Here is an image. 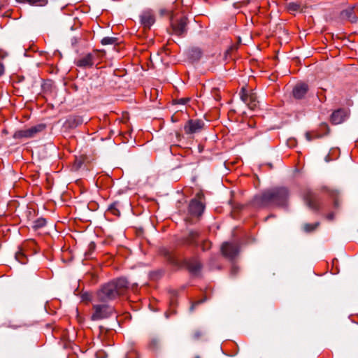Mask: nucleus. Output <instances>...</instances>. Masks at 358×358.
I'll list each match as a JSON object with an SVG mask.
<instances>
[{
  "instance_id": "1",
  "label": "nucleus",
  "mask_w": 358,
  "mask_h": 358,
  "mask_svg": "<svg viewBox=\"0 0 358 358\" xmlns=\"http://www.w3.org/2000/svg\"><path fill=\"white\" fill-rule=\"evenodd\" d=\"M129 282L124 278H120L103 285L96 293L98 301L106 303L117 299L126 293Z\"/></svg>"
},
{
  "instance_id": "2",
  "label": "nucleus",
  "mask_w": 358,
  "mask_h": 358,
  "mask_svg": "<svg viewBox=\"0 0 358 358\" xmlns=\"http://www.w3.org/2000/svg\"><path fill=\"white\" fill-rule=\"evenodd\" d=\"M289 197V191L285 187H275L267 189L257 198V202L263 206H285Z\"/></svg>"
},
{
  "instance_id": "3",
  "label": "nucleus",
  "mask_w": 358,
  "mask_h": 358,
  "mask_svg": "<svg viewBox=\"0 0 358 358\" xmlns=\"http://www.w3.org/2000/svg\"><path fill=\"white\" fill-rule=\"evenodd\" d=\"M160 254L173 266L179 268L186 266L192 273H197L201 268V264L196 258L179 261L176 255L166 248L161 249Z\"/></svg>"
},
{
  "instance_id": "4",
  "label": "nucleus",
  "mask_w": 358,
  "mask_h": 358,
  "mask_svg": "<svg viewBox=\"0 0 358 358\" xmlns=\"http://www.w3.org/2000/svg\"><path fill=\"white\" fill-rule=\"evenodd\" d=\"M92 320H99L110 317L114 313V308L108 305L99 304L93 306Z\"/></svg>"
},
{
  "instance_id": "5",
  "label": "nucleus",
  "mask_w": 358,
  "mask_h": 358,
  "mask_svg": "<svg viewBox=\"0 0 358 358\" xmlns=\"http://www.w3.org/2000/svg\"><path fill=\"white\" fill-rule=\"evenodd\" d=\"M45 126L44 124H38L30 128L18 130L13 134L14 138H29L34 137L38 133L44 130Z\"/></svg>"
},
{
  "instance_id": "6",
  "label": "nucleus",
  "mask_w": 358,
  "mask_h": 358,
  "mask_svg": "<svg viewBox=\"0 0 358 358\" xmlns=\"http://www.w3.org/2000/svg\"><path fill=\"white\" fill-rule=\"evenodd\" d=\"M204 127V122L201 120H189L184 126V131L188 135L200 132Z\"/></svg>"
},
{
  "instance_id": "7",
  "label": "nucleus",
  "mask_w": 358,
  "mask_h": 358,
  "mask_svg": "<svg viewBox=\"0 0 358 358\" xmlns=\"http://www.w3.org/2000/svg\"><path fill=\"white\" fill-rule=\"evenodd\" d=\"M238 248L237 245L225 242L221 246V252L224 257L232 259L238 254Z\"/></svg>"
},
{
  "instance_id": "8",
  "label": "nucleus",
  "mask_w": 358,
  "mask_h": 358,
  "mask_svg": "<svg viewBox=\"0 0 358 358\" xmlns=\"http://www.w3.org/2000/svg\"><path fill=\"white\" fill-rule=\"evenodd\" d=\"M187 23L188 21L186 17H182L176 21H173L171 27L173 33L178 36L184 35L187 32Z\"/></svg>"
},
{
  "instance_id": "9",
  "label": "nucleus",
  "mask_w": 358,
  "mask_h": 358,
  "mask_svg": "<svg viewBox=\"0 0 358 358\" xmlns=\"http://www.w3.org/2000/svg\"><path fill=\"white\" fill-rule=\"evenodd\" d=\"M304 201L310 209L315 211L319 210L318 197L314 192L308 191L304 195Z\"/></svg>"
},
{
  "instance_id": "10",
  "label": "nucleus",
  "mask_w": 358,
  "mask_h": 358,
  "mask_svg": "<svg viewBox=\"0 0 358 358\" xmlns=\"http://www.w3.org/2000/svg\"><path fill=\"white\" fill-rule=\"evenodd\" d=\"M341 16L343 20H347L351 23H356L358 22V6H353L343 10Z\"/></svg>"
},
{
  "instance_id": "11",
  "label": "nucleus",
  "mask_w": 358,
  "mask_h": 358,
  "mask_svg": "<svg viewBox=\"0 0 358 358\" xmlns=\"http://www.w3.org/2000/svg\"><path fill=\"white\" fill-rule=\"evenodd\" d=\"M204 205L196 199L191 200L189 205V213L193 216H200L204 210Z\"/></svg>"
},
{
  "instance_id": "12",
  "label": "nucleus",
  "mask_w": 358,
  "mask_h": 358,
  "mask_svg": "<svg viewBox=\"0 0 358 358\" xmlns=\"http://www.w3.org/2000/svg\"><path fill=\"white\" fill-rule=\"evenodd\" d=\"M94 54L88 53L80 58H79L76 64L80 68H89L92 67L94 64Z\"/></svg>"
},
{
  "instance_id": "13",
  "label": "nucleus",
  "mask_w": 358,
  "mask_h": 358,
  "mask_svg": "<svg viewBox=\"0 0 358 358\" xmlns=\"http://www.w3.org/2000/svg\"><path fill=\"white\" fill-rule=\"evenodd\" d=\"M308 91V85L306 83H299L293 89L292 93L294 98L300 99L304 97Z\"/></svg>"
},
{
  "instance_id": "14",
  "label": "nucleus",
  "mask_w": 358,
  "mask_h": 358,
  "mask_svg": "<svg viewBox=\"0 0 358 358\" xmlns=\"http://www.w3.org/2000/svg\"><path fill=\"white\" fill-rule=\"evenodd\" d=\"M141 21L145 28L150 29L155 20L153 13L150 10H147L141 15Z\"/></svg>"
},
{
  "instance_id": "15",
  "label": "nucleus",
  "mask_w": 358,
  "mask_h": 358,
  "mask_svg": "<svg viewBox=\"0 0 358 358\" xmlns=\"http://www.w3.org/2000/svg\"><path fill=\"white\" fill-rule=\"evenodd\" d=\"M243 101L246 103L251 110H255L257 106L256 96L254 94H248L243 93L241 96Z\"/></svg>"
},
{
  "instance_id": "16",
  "label": "nucleus",
  "mask_w": 358,
  "mask_h": 358,
  "mask_svg": "<svg viewBox=\"0 0 358 358\" xmlns=\"http://www.w3.org/2000/svg\"><path fill=\"white\" fill-rule=\"evenodd\" d=\"M346 117V113L343 109H338L334 111L331 115V121L334 124L342 123Z\"/></svg>"
},
{
  "instance_id": "17",
  "label": "nucleus",
  "mask_w": 358,
  "mask_h": 358,
  "mask_svg": "<svg viewBox=\"0 0 358 358\" xmlns=\"http://www.w3.org/2000/svg\"><path fill=\"white\" fill-rule=\"evenodd\" d=\"M83 122L84 119L81 116H71L66 120L65 126L69 129H74L82 124Z\"/></svg>"
},
{
  "instance_id": "18",
  "label": "nucleus",
  "mask_w": 358,
  "mask_h": 358,
  "mask_svg": "<svg viewBox=\"0 0 358 358\" xmlns=\"http://www.w3.org/2000/svg\"><path fill=\"white\" fill-rule=\"evenodd\" d=\"M200 236L201 235L199 231H189L187 237L186 238V242L190 245H197V239L200 238Z\"/></svg>"
},
{
  "instance_id": "19",
  "label": "nucleus",
  "mask_w": 358,
  "mask_h": 358,
  "mask_svg": "<svg viewBox=\"0 0 358 358\" xmlns=\"http://www.w3.org/2000/svg\"><path fill=\"white\" fill-rule=\"evenodd\" d=\"M17 2L21 3H29L32 6H43L47 3V0H16Z\"/></svg>"
},
{
  "instance_id": "20",
  "label": "nucleus",
  "mask_w": 358,
  "mask_h": 358,
  "mask_svg": "<svg viewBox=\"0 0 358 358\" xmlns=\"http://www.w3.org/2000/svg\"><path fill=\"white\" fill-rule=\"evenodd\" d=\"M202 52L199 48H192L189 50V56L193 60H198L201 57Z\"/></svg>"
},
{
  "instance_id": "21",
  "label": "nucleus",
  "mask_w": 358,
  "mask_h": 358,
  "mask_svg": "<svg viewBox=\"0 0 358 358\" xmlns=\"http://www.w3.org/2000/svg\"><path fill=\"white\" fill-rule=\"evenodd\" d=\"M320 226V222H317L313 224L305 223L302 226L303 230L306 233H310L315 231Z\"/></svg>"
},
{
  "instance_id": "22",
  "label": "nucleus",
  "mask_w": 358,
  "mask_h": 358,
  "mask_svg": "<svg viewBox=\"0 0 358 358\" xmlns=\"http://www.w3.org/2000/svg\"><path fill=\"white\" fill-rule=\"evenodd\" d=\"M118 206H119V203L118 202H115L113 203H112L109 207H108V211H110L112 214L115 215H117V216H120V211L118 208Z\"/></svg>"
},
{
  "instance_id": "23",
  "label": "nucleus",
  "mask_w": 358,
  "mask_h": 358,
  "mask_svg": "<svg viewBox=\"0 0 358 358\" xmlns=\"http://www.w3.org/2000/svg\"><path fill=\"white\" fill-rule=\"evenodd\" d=\"M117 43V38L115 37H104L101 40V44L103 45H113L116 44Z\"/></svg>"
},
{
  "instance_id": "24",
  "label": "nucleus",
  "mask_w": 358,
  "mask_h": 358,
  "mask_svg": "<svg viewBox=\"0 0 358 358\" xmlns=\"http://www.w3.org/2000/svg\"><path fill=\"white\" fill-rule=\"evenodd\" d=\"M46 224V220L44 218H38L34 221L33 228L34 229H38L43 227Z\"/></svg>"
},
{
  "instance_id": "25",
  "label": "nucleus",
  "mask_w": 358,
  "mask_h": 358,
  "mask_svg": "<svg viewBox=\"0 0 358 358\" xmlns=\"http://www.w3.org/2000/svg\"><path fill=\"white\" fill-rule=\"evenodd\" d=\"M15 259L22 264L27 263V257L22 251H18L15 253Z\"/></svg>"
},
{
  "instance_id": "26",
  "label": "nucleus",
  "mask_w": 358,
  "mask_h": 358,
  "mask_svg": "<svg viewBox=\"0 0 358 358\" xmlns=\"http://www.w3.org/2000/svg\"><path fill=\"white\" fill-rule=\"evenodd\" d=\"M287 8L289 11H298L300 10L301 6L297 3L292 2L287 4Z\"/></svg>"
},
{
  "instance_id": "27",
  "label": "nucleus",
  "mask_w": 358,
  "mask_h": 358,
  "mask_svg": "<svg viewBox=\"0 0 358 358\" xmlns=\"http://www.w3.org/2000/svg\"><path fill=\"white\" fill-rule=\"evenodd\" d=\"M150 345L153 349H157L160 345V340L158 338H152L150 341Z\"/></svg>"
},
{
  "instance_id": "28",
  "label": "nucleus",
  "mask_w": 358,
  "mask_h": 358,
  "mask_svg": "<svg viewBox=\"0 0 358 358\" xmlns=\"http://www.w3.org/2000/svg\"><path fill=\"white\" fill-rule=\"evenodd\" d=\"M96 245L94 242H91L88 245V250L85 252V255L86 257H90V255L94 252L95 250Z\"/></svg>"
},
{
  "instance_id": "29",
  "label": "nucleus",
  "mask_w": 358,
  "mask_h": 358,
  "mask_svg": "<svg viewBox=\"0 0 358 358\" xmlns=\"http://www.w3.org/2000/svg\"><path fill=\"white\" fill-rule=\"evenodd\" d=\"M206 301V298H203V299H201V300H198V301H196L193 302V303H192V306H190V308H189L190 311H193V310H194V308H195V307H196V306H198L199 304H201V303H203V302H204V301Z\"/></svg>"
},
{
  "instance_id": "30",
  "label": "nucleus",
  "mask_w": 358,
  "mask_h": 358,
  "mask_svg": "<svg viewBox=\"0 0 358 358\" xmlns=\"http://www.w3.org/2000/svg\"><path fill=\"white\" fill-rule=\"evenodd\" d=\"M211 243L208 241H203L201 244V248L203 251L210 248Z\"/></svg>"
},
{
  "instance_id": "31",
  "label": "nucleus",
  "mask_w": 358,
  "mask_h": 358,
  "mask_svg": "<svg viewBox=\"0 0 358 358\" xmlns=\"http://www.w3.org/2000/svg\"><path fill=\"white\" fill-rule=\"evenodd\" d=\"M203 335V332L200 331V330H196L194 332L193 334V337L195 338V339H199V338H201L202 336Z\"/></svg>"
},
{
  "instance_id": "32",
  "label": "nucleus",
  "mask_w": 358,
  "mask_h": 358,
  "mask_svg": "<svg viewBox=\"0 0 358 358\" xmlns=\"http://www.w3.org/2000/svg\"><path fill=\"white\" fill-rule=\"evenodd\" d=\"M189 101V98H181L176 101L177 103L185 105Z\"/></svg>"
},
{
  "instance_id": "33",
  "label": "nucleus",
  "mask_w": 358,
  "mask_h": 358,
  "mask_svg": "<svg viewBox=\"0 0 358 358\" xmlns=\"http://www.w3.org/2000/svg\"><path fill=\"white\" fill-rule=\"evenodd\" d=\"M238 272V268L234 265L232 266L231 269V274L232 275H236V273Z\"/></svg>"
},
{
  "instance_id": "34",
  "label": "nucleus",
  "mask_w": 358,
  "mask_h": 358,
  "mask_svg": "<svg viewBox=\"0 0 358 358\" xmlns=\"http://www.w3.org/2000/svg\"><path fill=\"white\" fill-rule=\"evenodd\" d=\"M320 127H321L322 129L326 131L325 134H327L329 133V126L326 123H322Z\"/></svg>"
},
{
  "instance_id": "35",
  "label": "nucleus",
  "mask_w": 358,
  "mask_h": 358,
  "mask_svg": "<svg viewBox=\"0 0 358 358\" xmlns=\"http://www.w3.org/2000/svg\"><path fill=\"white\" fill-rule=\"evenodd\" d=\"M5 71V67L3 64L0 62V77L4 73Z\"/></svg>"
},
{
  "instance_id": "36",
  "label": "nucleus",
  "mask_w": 358,
  "mask_h": 358,
  "mask_svg": "<svg viewBox=\"0 0 358 358\" xmlns=\"http://www.w3.org/2000/svg\"><path fill=\"white\" fill-rule=\"evenodd\" d=\"M327 218L329 220H333L334 218V214L333 213H329L327 216Z\"/></svg>"
},
{
  "instance_id": "37",
  "label": "nucleus",
  "mask_w": 358,
  "mask_h": 358,
  "mask_svg": "<svg viewBox=\"0 0 358 358\" xmlns=\"http://www.w3.org/2000/svg\"><path fill=\"white\" fill-rule=\"evenodd\" d=\"M306 138L308 141H310L312 140L311 135L309 132L306 133Z\"/></svg>"
},
{
  "instance_id": "38",
  "label": "nucleus",
  "mask_w": 358,
  "mask_h": 358,
  "mask_svg": "<svg viewBox=\"0 0 358 358\" xmlns=\"http://www.w3.org/2000/svg\"><path fill=\"white\" fill-rule=\"evenodd\" d=\"M197 196H198V197H199V198H201V196H203V195H202V194H197Z\"/></svg>"
},
{
  "instance_id": "39",
  "label": "nucleus",
  "mask_w": 358,
  "mask_h": 358,
  "mask_svg": "<svg viewBox=\"0 0 358 358\" xmlns=\"http://www.w3.org/2000/svg\"><path fill=\"white\" fill-rule=\"evenodd\" d=\"M322 135H318V136H317V138H320V137H322Z\"/></svg>"
},
{
  "instance_id": "40",
  "label": "nucleus",
  "mask_w": 358,
  "mask_h": 358,
  "mask_svg": "<svg viewBox=\"0 0 358 358\" xmlns=\"http://www.w3.org/2000/svg\"><path fill=\"white\" fill-rule=\"evenodd\" d=\"M334 205H335V206H337V201H335V202H334Z\"/></svg>"
},
{
  "instance_id": "41",
  "label": "nucleus",
  "mask_w": 358,
  "mask_h": 358,
  "mask_svg": "<svg viewBox=\"0 0 358 358\" xmlns=\"http://www.w3.org/2000/svg\"><path fill=\"white\" fill-rule=\"evenodd\" d=\"M196 358H199V357H196Z\"/></svg>"
}]
</instances>
